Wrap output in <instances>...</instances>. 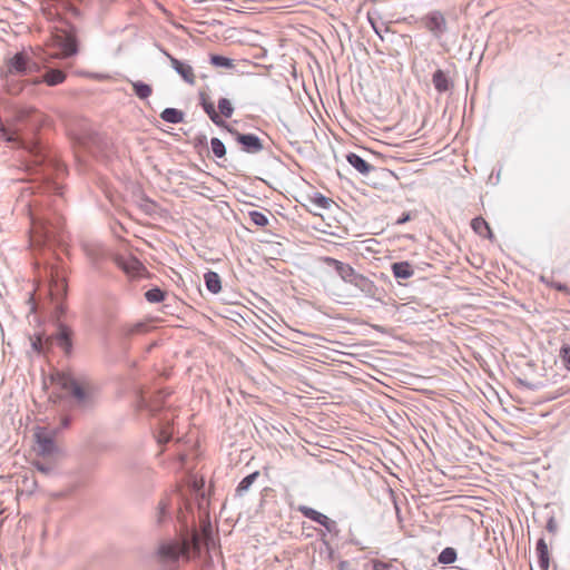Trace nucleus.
<instances>
[{
    "label": "nucleus",
    "instance_id": "nucleus-1",
    "mask_svg": "<svg viewBox=\"0 0 570 570\" xmlns=\"http://www.w3.org/2000/svg\"><path fill=\"white\" fill-rule=\"evenodd\" d=\"M43 122V115L32 107L20 108L13 117L11 127L0 122V138L17 144L28 155V169L38 177V189L46 194L62 195L58 179L66 174L65 165L36 138Z\"/></svg>",
    "mask_w": 570,
    "mask_h": 570
},
{
    "label": "nucleus",
    "instance_id": "nucleus-2",
    "mask_svg": "<svg viewBox=\"0 0 570 570\" xmlns=\"http://www.w3.org/2000/svg\"><path fill=\"white\" fill-rule=\"evenodd\" d=\"M30 242L37 247H52L60 244V236L65 228L61 215L51 210L30 208Z\"/></svg>",
    "mask_w": 570,
    "mask_h": 570
},
{
    "label": "nucleus",
    "instance_id": "nucleus-3",
    "mask_svg": "<svg viewBox=\"0 0 570 570\" xmlns=\"http://www.w3.org/2000/svg\"><path fill=\"white\" fill-rule=\"evenodd\" d=\"M202 551V539L193 532L181 540L161 541L156 550V558L159 564L168 570L178 568L179 561H189L191 557L199 556Z\"/></svg>",
    "mask_w": 570,
    "mask_h": 570
},
{
    "label": "nucleus",
    "instance_id": "nucleus-4",
    "mask_svg": "<svg viewBox=\"0 0 570 570\" xmlns=\"http://www.w3.org/2000/svg\"><path fill=\"white\" fill-rule=\"evenodd\" d=\"M39 70V65L32 61L27 52L19 51L4 60L0 69V78L7 92L17 96L23 91L26 86H31V80L22 78Z\"/></svg>",
    "mask_w": 570,
    "mask_h": 570
},
{
    "label": "nucleus",
    "instance_id": "nucleus-5",
    "mask_svg": "<svg viewBox=\"0 0 570 570\" xmlns=\"http://www.w3.org/2000/svg\"><path fill=\"white\" fill-rule=\"evenodd\" d=\"M46 53L50 58H69L79 51L77 29L63 18L60 26L53 27Z\"/></svg>",
    "mask_w": 570,
    "mask_h": 570
},
{
    "label": "nucleus",
    "instance_id": "nucleus-6",
    "mask_svg": "<svg viewBox=\"0 0 570 570\" xmlns=\"http://www.w3.org/2000/svg\"><path fill=\"white\" fill-rule=\"evenodd\" d=\"M52 380L71 396L77 406L87 409L94 405L96 391L89 381L63 372H58Z\"/></svg>",
    "mask_w": 570,
    "mask_h": 570
},
{
    "label": "nucleus",
    "instance_id": "nucleus-7",
    "mask_svg": "<svg viewBox=\"0 0 570 570\" xmlns=\"http://www.w3.org/2000/svg\"><path fill=\"white\" fill-rule=\"evenodd\" d=\"M224 129L234 137L242 151L247 154H258L264 149L263 140L257 135L240 132L229 124L227 125V128Z\"/></svg>",
    "mask_w": 570,
    "mask_h": 570
},
{
    "label": "nucleus",
    "instance_id": "nucleus-8",
    "mask_svg": "<svg viewBox=\"0 0 570 570\" xmlns=\"http://www.w3.org/2000/svg\"><path fill=\"white\" fill-rule=\"evenodd\" d=\"M75 140L81 148L90 153L101 151L108 145L102 135L90 128L82 129Z\"/></svg>",
    "mask_w": 570,
    "mask_h": 570
},
{
    "label": "nucleus",
    "instance_id": "nucleus-9",
    "mask_svg": "<svg viewBox=\"0 0 570 570\" xmlns=\"http://www.w3.org/2000/svg\"><path fill=\"white\" fill-rule=\"evenodd\" d=\"M35 438L39 455L46 458L51 456L57 452L53 431L41 428L35 433Z\"/></svg>",
    "mask_w": 570,
    "mask_h": 570
},
{
    "label": "nucleus",
    "instance_id": "nucleus-10",
    "mask_svg": "<svg viewBox=\"0 0 570 570\" xmlns=\"http://www.w3.org/2000/svg\"><path fill=\"white\" fill-rule=\"evenodd\" d=\"M424 27L436 38L446 31V20L441 11H432L422 18Z\"/></svg>",
    "mask_w": 570,
    "mask_h": 570
},
{
    "label": "nucleus",
    "instance_id": "nucleus-11",
    "mask_svg": "<svg viewBox=\"0 0 570 570\" xmlns=\"http://www.w3.org/2000/svg\"><path fill=\"white\" fill-rule=\"evenodd\" d=\"M51 284H50V294L52 299H55L57 303L56 305V317L59 321V318L65 314V306L62 305V298L66 296L67 293V284L63 279H59L58 275L56 278L53 277V274L51 273Z\"/></svg>",
    "mask_w": 570,
    "mask_h": 570
},
{
    "label": "nucleus",
    "instance_id": "nucleus-12",
    "mask_svg": "<svg viewBox=\"0 0 570 570\" xmlns=\"http://www.w3.org/2000/svg\"><path fill=\"white\" fill-rule=\"evenodd\" d=\"M297 511L301 512L305 518L318 523L320 525L324 527L328 532H332L336 529V522L331 520L325 514L316 511L313 508H309L307 505H299L297 508Z\"/></svg>",
    "mask_w": 570,
    "mask_h": 570
},
{
    "label": "nucleus",
    "instance_id": "nucleus-13",
    "mask_svg": "<svg viewBox=\"0 0 570 570\" xmlns=\"http://www.w3.org/2000/svg\"><path fill=\"white\" fill-rule=\"evenodd\" d=\"M57 327V332L51 335L53 337V342H57V344L63 350L65 354L69 355L72 351L73 332L68 325L61 322H58Z\"/></svg>",
    "mask_w": 570,
    "mask_h": 570
},
{
    "label": "nucleus",
    "instance_id": "nucleus-14",
    "mask_svg": "<svg viewBox=\"0 0 570 570\" xmlns=\"http://www.w3.org/2000/svg\"><path fill=\"white\" fill-rule=\"evenodd\" d=\"M67 78L63 70L57 68L46 67V71L41 77L33 78L30 82L31 86L39 85L41 82L47 83L50 87L62 83Z\"/></svg>",
    "mask_w": 570,
    "mask_h": 570
},
{
    "label": "nucleus",
    "instance_id": "nucleus-15",
    "mask_svg": "<svg viewBox=\"0 0 570 570\" xmlns=\"http://www.w3.org/2000/svg\"><path fill=\"white\" fill-rule=\"evenodd\" d=\"M323 262L330 266L333 267L338 276L345 282L351 283L353 282V277L357 273L350 264L343 263L338 259H335L333 257H324Z\"/></svg>",
    "mask_w": 570,
    "mask_h": 570
},
{
    "label": "nucleus",
    "instance_id": "nucleus-16",
    "mask_svg": "<svg viewBox=\"0 0 570 570\" xmlns=\"http://www.w3.org/2000/svg\"><path fill=\"white\" fill-rule=\"evenodd\" d=\"M175 71L189 85L195 83V75L190 65L180 61L174 56L166 53Z\"/></svg>",
    "mask_w": 570,
    "mask_h": 570
},
{
    "label": "nucleus",
    "instance_id": "nucleus-17",
    "mask_svg": "<svg viewBox=\"0 0 570 570\" xmlns=\"http://www.w3.org/2000/svg\"><path fill=\"white\" fill-rule=\"evenodd\" d=\"M432 83L439 94H445L453 89L454 83L448 72L436 69L432 75Z\"/></svg>",
    "mask_w": 570,
    "mask_h": 570
},
{
    "label": "nucleus",
    "instance_id": "nucleus-18",
    "mask_svg": "<svg viewBox=\"0 0 570 570\" xmlns=\"http://www.w3.org/2000/svg\"><path fill=\"white\" fill-rule=\"evenodd\" d=\"M200 106L204 111L207 114L209 119L220 128H227V122L220 117V115L216 111L214 104L208 99V96L205 92H200Z\"/></svg>",
    "mask_w": 570,
    "mask_h": 570
},
{
    "label": "nucleus",
    "instance_id": "nucleus-19",
    "mask_svg": "<svg viewBox=\"0 0 570 570\" xmlns=\"http://www.w3.org/2000/svg\"><path fill=\"white\" fill-rule=\"evenodd\" d=\"M58 16H71L75 18L80 17L81 12L78 7L82 0H52Z\"/></svg>",
    "mask_w": 570,
    "mask_h": 570
},
{
    "label": "nucleus",
    "instance_id": "nucleus-20",
    "mask_svg": "<svg viewBox=\"0 0 570 570\" xmlns=\"http://www.w3.org/2000/svg\"><path fill=\"white\" fill-rule=\"evenodd\" d=\"M350 284L354 285L368 297H375L379 291L377 286L374 284L373 281L358 273L355 274V276L353 277V282H351Z\"/></svg>",
    "mask_w": 570,
    "mask_h": 570
},
{
    "label": "nucleus",
    "instance_id": "nucleus-21",
    "mask_svg": "<svg viewBox=\"0 0 570 570\" xmlns=\"http://www.w3.org/2000/svg\"><path fill=\"white\" fill-rule=\"evenodd\" d=\"M32 350L41 355L47 354L53 345V337L46 336L43 333L35 334L30 337Z\"/></svg>",
    "mask_w": 570,
    "mask_h": 570
},
{
    "label": "nucleus",
    "instance_id": "nucleus-22",
    "mask_svg": "<svg viewBox=\"0 0 570 570\" xmlns=\"http://www.w3.org/2000/svg\"><path fill=\"white\" fill-rule=\"evenodd\" d=\"M115 262L128 275H137L144 268L142 264L135 257L127 259L122 256H117Z\"/></svg>",
    "mask_w": 570,
    "mask_h": 570
},
{
    "label": "nucleus",
    "instance_id": "nucleus-23",
    "mask_svg": "<svg viewBox=\"0 0 570 570\" xmlns=\"http://www.w3.org/2000/svg\"><path fill=\"white\" fill-rule=\"evenodd\" d=\"M347 163L355 168L362 175H368L371 171L375 169L373 165L363 159L360 155L355 153H348L346 155Z\"/></svg>",
    "mask_w": 570,
    "mask_h": 570
},
{
    "label": "nucleus",
    "instance_id": "nucleus-24",
    "mask_svg": "<svg viewBox=\"0 0 570 570\" xmlns=\"http://www.w3.org/2000/svg\"><path fill=\"white\" fill-rule=\"evenodd\" d=\"M471 228L479 236H482L490 240L494 239V234L489 223L482 216H478L471 220Z\"/></svg>",
    "mask_w": 570,
    "mask_h": 570
},
{
    "label": "nucleus",
    "instance_id": "nucleus-25",
    "mask_svg": "<svg viewBox=\"0 0 570 570\" xmlns=\"http://www.w3.org/2000/svg\"><path fill=\"white\" fill-rule=\"evenodd\" d=\"M391 269L397 279H407L414 274L413 266L406 261L393 263Z\"/></svg>",
    "mask_w": 570,
    "mask_h": 570
},
{
    "label": "nucleus",
    "instance_id": "nucleus-26",
    "mask_svg": "<svg viewBox=\"0 0 570 570\" xmlns=\"http://www.w3.org/2000/svg\"><path fill=\"white\" fill-rule=\"evenodd\" d=\"M537 556H538V562L542 570H548L550 566V556L548 546L546 543V540L543 538H540L537 542Z\"/></svg>",
    "mask_w": 570,
    "mask_h": 570
},
{
    "label": "nucleus",
    "instance_id": "nucleus-27",
    "mask_svg": "<svg viewBox=\"0 0 570 570\" xmlns=\"http://www.w3.org/2000/svg\"><path fill=\"white\" fill-rule=\"evenodd\" d=\"M204 281L206 288L210 293L218 294L222 291V279L216 272L208 271L207 273H205Z\"/></svg>",
    "mask_w": 570,
    "mask_h": 570
},
{
    "label": "nucleus",
    "instance_id": "nucleus-28",
    "mask_svg": "<svg viewBox=\"0 0 570 570\" xmlns=\"http://www.w3.org/2000/svg\"><path fill=\"white\" fill-rule=\"evenodd\" d=\"M131 87H132V91L134 94L141 100H146L147 98H149L153 94V87L144 81H140V80H136V81H132L130 80L129 81Z\"/></svg>",
    "mask_w": 570,
    "mask_h": 570
},
{
    "label": "nucleus",
    "instance_id": "nucleus-29",
    "mask_svg": "<svg viewBox=\"0 0 570 570\" xmlns=\"http://www.w3.org/2000/svg\"><path fill=\"white\" fill-rule=\"evenodd\" d=\"M170 501L168 498H164L159 501L156 509V523L161 525L169 518Z\"/></svg>",
    "mask_w": 570,
    "mask_h": 570
},
{
    "label": "nucleus",
    "instance_id": "nucleus-30",
    "mask_svg": "<svg viewBox=\"0 0 570 570\" xmlns=\"http://www.w3.org/2000/svg\"><path fill=\"white\" fill-rule=\"evenodd\" d=\"M185 114L176 108H166L161 111L160 118L169 124H180L184 121Z\"/></svg>",
    "mask_w": 570,
    "mask_h": 570
},
{
    "label": "nucleus",
    "instance_id": "nucleus-31",
    "mask_svg": "<svg viewBox=\"0 0 570 570\" xmlns=\"http://www.w3.org/2000/svg\"><path fill=\"white\" fill-rule=\"evenodd\" d=\"M259 476V471H255L248 475H246L237 485L235 493L237 497H243L253 485V483Z\"/></svg>",
    "mask_w": 570,
    "mask_h": 570
},
{
    "label": "nucleus",
    "instance_id": "nucleus-32",
    "mask_svg": "<svg viewBox=\"0 0 570 570\" xmlns=\"http://www.w3.org/2000/svg\"><path fill=\"white\" fill-rule=\"evenodd\" d=\"M311 203L322 209H330L335 202L321 193H315L311 198Z\"/></svg>",
    "mask_w": 570,
    "mask_h": 570
},
{
    "label": "nucleus",
    "instance_id": "nucleus-33",
    "mask_svg": "<svg viewBox=\"0 0 570 570\" xmlns=\"http://www.w3.org/2000/svg\"><path fill=\"white\" fill-rule=\"evenodd\" d=\"M167 296V293L166 291L159 288V287H153L150 289H148L146 293H145V298L149 302V303H161L165 301Z\"/></svg>",
    "mask_w": 570,
    "mask_h": 570
},
{
    "label": "nucleus",
    "instance_id": "nucleus-34",
    "mask_svg": "<svg viewBox=\"0 0 570 570\" xmlns=\"http://www.w3.org/2000/svg\"><path fill=\"white\" fill-rule=\"evenodd\" d=\"M210 63L215 67H218V68H227V69H230L234 67V61L233 59L230 58H227L225 56H222V55H216V53H213L210 55Z\"/></svg>",
    "mask_w": 570,
    "mask_h": 570
},
{
    "label": "nucleus",
    "instance_id": "nucleus-35",
    "mask_svg": "<svg viewBox=\"0 0 570 570\" xmlns=\"http://www.w3.org/2000/svg\"><path fill=\"white\" fill-rule=\"evenodd\" d=\"M456 560V550L451 547H446L441 551L438 557V561L442 564H452Z\"/></svg>",
    "mask_w": 570,
    "mask_h": 570
},
{
    "label": "nucleus",
    "instance_id": "nucleus-36",
    "mask_svg": "<svg viewBox=\"0 0 570 570\" xmlns=\"http://www.w3.org/2000/svg\"><path fill=\"white\" fill-rule=\"evenodd\" d=\"M210 148L216 158H224L226 156V147L219 138L210 139Z\"/></svg>",
    "mask_w": 570,
    "mask_h": 570
},
{
    "label": "nucleus",
    "instance_id": "nucleus-37",
    "mask_svg": "<svg viewBox=\"0 0 570 570\" xmlns=\"http://www.w3.org/2000/svg\"><path fill=\"white\" fill-rule=\"evenodd\" d=\"M248 216L250 222L258 227H265L269 223L268 217L264 213L257 210L249 212Z\"/></svg>",
    "mask_w": 570,
    "mask_h": 570
},
{
    "label": "nucleus",
    "instance_id": "nucleus-38",
    "mask_svg": "<svg viewBox=\"0 0 570 570\" xmlns=\"http://www.w3.org/2000/svg\"><path fill=\"white\" fill-rule=\"evenodd\" d=\"M218 109L220 117L230 118L234 112V107L229 99L227 98H220L218 100Z\"/></svg>",
    "mask_w": 570,
    "mask_h": 570
},
{
    "label": "nucleus",
    "instance_id": "nucleus-39",
    "mask_svg": "<svg viewBox=\"0 0 570 570\" xmlns=\"http://www.w3.org/2000/svg\"><path fill=\"white\" fill-rule=\"evenodd\" d=\"M145 330L144 323H137L134 325H126L121 328V335L125 338H130L131 336L141 333Z\"/></svg>",
    "mask_w": 570,
    "mask_h": 570
},
{
    "label": "nucleus",
    "instance_id": "nucleus-40",
    "mask_svg": "<svg viewBox=\"0 0 570 570\" xmlns=\"http://www.w3.org/2000/svg\"><path fill=\"white\" fill-rule=\"evenodd\" d=\"M137 407L140 411H142V410L148 411L151 415L157 414L156 406L154 404H151L150 400H147L142 394L139 396V400L137 402Z\"/></svg>",
    "mask_w": 570,
    "mask_h": 570
},
{
    "label": "nucleus",
    "instance_id": "nucleus-41",
    "mask_svg": "<svg viewBox=\"0 0 570 570\" xmlns=\"http://www.w3.org/2000/svg\"><path fill=\"white\" fill-rule=\"evenodd\" d=\"M368 21H370L372 28L374 29L375 33L383 40L384 38H383V35H382V31L389 32L390 31V27L386 26L384 22L379 23L376 21V19H374L372 17L371 13H368Z\"/></svg>",
    "mask_w": 570,
    "mask_h": 570
},
{
    "label": "nucleus",
    "instance_id": "nucleus-42",
    "mask_svg": "<svg viewBox=\"0 0 570 570\" xmlns=\"http://www.w3.org/2000/svg\"><path fill=\"white\" fill-rule=\"evenodd\" d=\"M170 393L165 390H159L155 393L153 399L150 400L151 404H154L157 409V412L160 411L163 403L165 402L166 397Z\"/></svg>",
    "mask_w": 570,
    "mask_h": 570
},
{
    "label": "nucleus",
    "instance_id": "nucleus-43",
    "mask_svg": "<svg viewBox=\"0 0 570 570\" xmlns=\"http://www.w3.org/2000/svg\"><path fill=\"white\" fill-rule=\"evenodd\" d=\"M560 357L564 366L570 370V345H563L560 348Z\"/></svg>",
    "mask_w": 570,
    "mask_h": 570
},
{
    "label": "nucleus",
    "instance_id": "nucleus-44",
    "mask_svg": "<svg viewBox=\"0 0 570 570\" xmlns=\"http://www.w3.org/2000/svg\"><path fill=\"white\" fill-rule=\"evenodd\" d=\"M171 439V432L168 430V425H163L159 432L158 442L167 443Z\"/></svg>",
    "mask_w": 570,
    "mask_h": 570
},
{
    "label": "nucleus",
    "instance_id": "nucleus-45",
    "mask_svg": "<svg viewBox=\"0 0 570 570\" xmlns=\"http://www.w3.org/2000/svg\"><path fill=\"white\" fill-rule=\"evenodd\" d=\"M35 466L39 472H41L46 475L50 474L53 470V466L50 463H45V462H40V461H37L35 463Z\"/></svg>",
    "mask_w": 570,
    "mask_h": 570
},
{
    "label": "nucleus",
    "instance_id": "nucleus-46",
    "mask_svg": "<svg viewBox=\"0 0 570 570\" xmlns=\"http://www.w3.org/2000/svg\"><path fill=\"white\" fill-rule=\"evenodd\" d=\"M390 564L389 563H385L381 560H372L371 561V570H389L390 569ZM365 569L366 570H370L367 568V564L365 566Z\"/></svg>",
    "mask_w": 570,
    "mask_h": 570
},
{
    "label": "nucleus",
    "instance_id": "nucleus-47",
    "mask_svg": "<svg viewBox=\"0 0 570 570\" xmlns=\"http://www.w3.org/2000/svg\"><path fill=\"white\" fill-rule=\"evenodd\" d=\"M195 148H207V137L206 135H198L194 138Z\"/></svg>",
    "mask_w": 570,
    "mask_h": 570
},
{
    "label": "nucleus",
    "instance_id": "nucleus-48",
    "mask_svg": "<svg viewBox=\"0 0 570 570\" xmlns=\"http://www.w3.org/2000/svg\"><path fill=\"white\" fill-rule=\"evenodd\" d=\"M416 215L412 214V212H404L397 219L396 225H403L410 220H412Z\"/></svg>",
    "mask_w": 570,
    "mask_h": 570
},
{
    "label": "nucleus",
    "instance_id": "nucleus-49",
    "mask_svg": "<svg viewBox=\"0 0 570 570\" xmlns=\"http://www.w3.org/2000/svg\"><path fill=\"white\" fill-rule=\"evenodd\" d=\"M548 286L553 287L554 289L562 292V293H569L568 286L566 284H562L559 282L551 281V283H548Z\"/></svg>",
    "mask_w": 570,
    "mask_h": 570
},
{
    "label": "nucleus",
    "instance_id": "nucleus-50",
    "mask_svg": "<svg viewBox=\"0 0 570 570\" xmlns=\"http://www.w3.org/2000/svg\"><path fill=\"white\" fill-rule=\"evenodd\" d=\"M546 529L550 533H556L557 532L558 524H557V521H556L554 517H550L549 518V520L547 522V525H546Z\"/></svg>",
    "mask_w": 570,
    "mask_h": 570
},
{
    "label": "nucleus",
    "instance_id": "nucleus-51",
    "mask_svg": "<svg viewBox=\"0 0 570 570\" xmlns=\"http://www.w3.org/2000/svg\"><path fill=\"white\" fill-rule=\"evenodd\" d=\"M348 566H350L348 561L343 560V561H341V562L337 564V568H338V570H347V569H348Z\"/></svg>",
    "mask_w": 570,
    "mask_h": 570
},
{
    "label": "nucleus",
    "instance_id": "nucleus-52",
    "mask_svg": "<svg viewBox=\"0 0 570 570\" xmlns=\"http://www.w3.org/2000/svg\"><path fill=\"white\" fill-rule=\"evenodd\" d=\"M146 202V205H145V212L148 213L149 212V207H154L155 206V203L148 198L145 199Z\"/></svg>",
    "mask_w": 570,
    "mask_h": 570
},
{
    "label": "nucleus",
    "instance_id": "nucleus-53",
    "mask_svg": "<svg viewBox=\"0 0 570 570\" xmlns=\"http://www.w3.org/2000/svg\"><path fill=\"white\" fill-rule=\"evenodd\" d=\"M69 423H70L69 419L66 417V419L62 420L63 426H68Z\"/></svg>",
    "mask_w": 570,
    "mask_h": 570
},
{
    "label": "nucleus",
    "instance_id": "nucleus-54",
    "mask_svg": "<svg viewBox=\"0 0 570 570\" xmlns=\"http://www.w3.org/2000/svg\"><path fill=\"white\" fill-rule=\"evenodd\" d=\"M541 281L548 285V283H551V281H548L544 276H541Z\"/></svg>",
    "mask_w": 570,
    "mask_h": 570
}]
</instances>
